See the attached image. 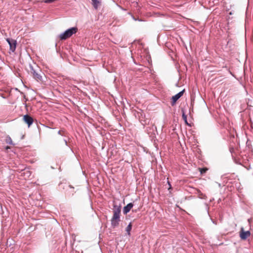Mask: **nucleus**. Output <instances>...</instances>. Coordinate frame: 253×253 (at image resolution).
I'll return each instance as SVG.
<instances>
[{"label":"nucleus","mask_w":253,"mask_h":253,"mask_svg":"<svg viewBox=\"0 0 253 253\" xmlns=\"http://www.w3.org/2000/svg\"><path fill=\"white\" fill-rule=\"evenodd\" d=\"M121 206L114 205L113 208V216L111 219L112 226L116 227L119 225L120 221Z\"/></svg>","instance_id":"nucleus-1"},{"label":"nucleus","mask_w":253,"mask_h":253,"mask_svg":"<svg viewBox=\"0 0 253 253\" xmlns=\"http://www.w3.org/2000/svg\"><path fill=\"white\" fill-rule=\"evenodd\" d=\"M77 31V28L76 27H72L70 28L64 33L60 35V38L61 40H66V39L71 37L74 34H75Z\"/></svg>","instance_id":"nucleus-2"},{"label":"nucleus","mask_w":253,"mask_h":253,"mask_svg":"<svg viewBox=\"0 0 253 253\" xmlns=\"http://www.w3.org/2000/svg\"><path fill=\"white\" fill-rule=\"evenodd\" d=\"M6 41L8 43L10 47V50L12 52H14L15 50L16 47V41L12 39L7 38Z\"/></svg>","instance_id":"nucleus-3"},{"label":"nucleus","mask_w":253,"mask_h":253,"mask_svg":"<svg viewBox=\"0 0 253 253\" xmlns=\"http://www.w3.org/2000/svg\"><path fill=\"white\" fill-rule=\"evenodd\" d=\"M250 235L251 233L249 231H245L243 227L241 228L240 232V237L242 239L245 240Z\"/></svg>","instance_id":"nucleus-4"},{"label":"nucleus","mask_w":253,"mask_h":253,"mask_svg":"<svg viewBox=\"0 0 253 253\" xmlns=\"http://www.w3.org/2000/svg\"><path fill=\"white\" fill-rule=\"evenodd\" d=\"M30 68L31 70V73L32 74L34 78L38 81H41L42 77L41 76V75L36 72V71L33 69L32 66H30Z\"/></svg>","instance_id":"nucleus-5"},{"label":"nucleus","mask_w":253,"mask_h":253,"mask_svg":"<svg viewBox=\"0 0 253 253\" xmlns=\"http://www.w3.org/2000/svg\"><path fill=\"white\" fill-rule=\"evenodd\" d=\"M23 120L25 123L28 124L29 127L33 123V118L28 115L24 116Z\"/></svg>","instance_id":"nucleus-6"},{"label":"nucleus","mask_w":253,"mask_h":253,"mask_svg":"<svg viewBox=\"0 0 253 253\" xmlns=\"http://www.w3.org/2000/svg\"><path fill=\"white\" fill-rule=\"evenodd\" d=\"M133 205L130 203L128 204L124 208L123 212L124 214L127 213L133 207Z\"/></svg>","instance_id":"nucleus-7"},{"label":"nucleus","mask_w":253,"mask_h":253,"mask_svg":"<svg viewBox=\"0 0 253 253\" xmlns=\"http://www.w3.org/2000/svg\"><path fill=\"white\" fill-rule=\"evenodd\" d=\"M183 94V90L177 93L172 97V100L173 103H175Z\"/></svg>","instance_id":"nucleus-8"},{"label":"nucleus","mask_w":253,"mask_h":253,"mask_svg":"<svg viewBox=\"0 0 253 253\" xmlns=\"http://www.w3.org/2000/svg\"><path fill=\"white\" fill-rule=\"evenodd\" d=\"M92 4L95 9H97L99 5L100 1L98 0H91Z\"/></svg>","instance_id":"nucleus-9"},{"label":"nucleus","mask_w":253,"mask_h":253,"mask_svg":"<svg viewBox=\"0 0 253 253\" xmlns=\"http://www.w3.org/2000/svg\"><path fill=\"white\" fill-rule=\"evenodd\" d=\"M23 174H24V178H28L29 177V176H30L31 175V173L28 170H25Z\"/></svg>","instance_id":"nucleus-10"},{"label":"nucleus","mask_w":253,"mask_h":253,"mask_svg":"<svg viewBox=\"0 0 253 253\" xmlns=\"http://www.w3.org/2000/svg\"><path fill=\"white\" fill-rule=\"evenodd\" d=\"M131 229V224L130 223L126 228V231L128 235H130V231Z\"/></svg>","instance_id":"nucleus-11"},{"label":"nucleus","mask_w":253,"mask_h":253,"mask_svg":"<svg viewBox=\"0 0 253 253\" xmlns=\"http://www.w3.org/2000/svg\"><path fill=\"white\" fill-rule=\"evenodd\" d=\"M207 170V169H201L200 172L201 174H203V173H205Z\"/></svg>","instance_id":"nucleus-12"},{"label":"nucleus","mask_w":253,"mask_h":253,"mask_svg":"<svg viewBox=\"0 0 253 253\" xmlns=\"http://www.w3.org/2000/svg\"><path fill=\"white\" fill-rule=\"evenodd\" d=\"M55 0H43V2L45 3H52Z\"/></svg>","instance_id":"nucleus-13"},{"label":"nucleus","mask_w":253,"mask_h":253,"mask_svg":"<svg viewBox=\"0 0 253 253\" xmlns=\"http://www.w3.org/2000/svg\"><path fill=\"white\" fill-rule=\"evenodd\" d=\"M6 141H7V143H8L9 144H11V143H12V140L10 138H9L8 139H7Z\"/></svg>","instance_id":"nucleus-14"},{"label":"nucleus","mask_w":253,"mask_h":253,"mask_svg":"<svg viewBox=\"0 0 253 253\" xmlns=\"http://www.w3.org/2000/svg\"><path fill=\"white\" fill-rule=\"evenodd\" d=\"M183 118L185 120V121L186 123L187 124V120H186V116L184 114H183Z\"/></svg>","instance_id":"nucleus-15"},{"label":"nucleus","mask_w":253,"mask_h":253,"mask_svg":"<svg viewBox=\"0 0 253 253\" xmlns=\"http://www.w3.org/2000/svg\"><path fill=\"white\" fill-rule=\"evenodd\" d=\"M58 133H59V134H60V131H58Z\"/></svg>","instance_id":"nucleus-16"}]
</instances>
